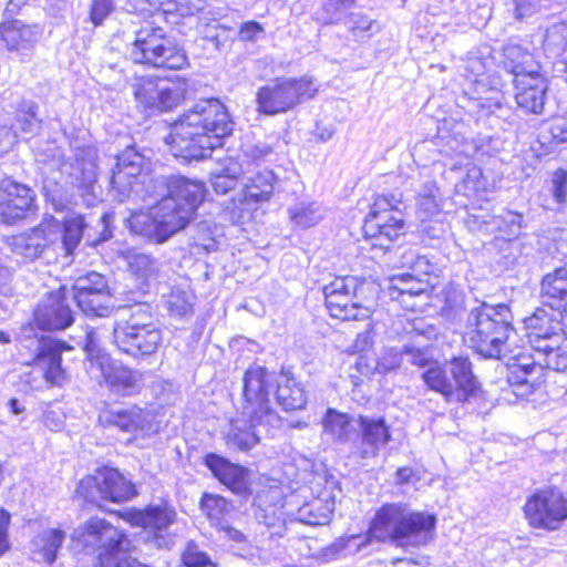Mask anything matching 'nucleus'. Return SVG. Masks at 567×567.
Instances as JSON below:
<instances>
[{
  "instance_id": "nucleus-36",
  "label": "nucleus",
  "mask_w": 567,
  "mask_h": 567,
  "mask_svg": "<svg viewBox=\"0 0 567 567\" xmlns=\"http://www.w3.org/2000/svg\"><path fill=\"white\" fill-rule=\"evenodd\" d=\"M333 511V497L323 493L321 497L313 498L299 507L297 518L307 525H324L329 523Z\"/></svg>"
},
{
  "instance_id": "nucleus-30",
  "label": "nucleus",
  "mask_w": 567,
  "mask_h": 567,
  "mask_svg": "<svg viewBox=\"0 0 567 567\" xmlns=\"http://www.w3.org/2000/svg\"><path fill=\"white\" fill-rule=\"evenodd\" d=\"M504 68L515 78L533 75L540 72V65L532 52L517 43H507L503 48Z\"/></svg>"
},
{
  "instance_id": "nucleus-7",
  "label": "nucleus",
  "mask_w": 567,
  "mask_h": 567,
  "mask_svg": "<svg viewBox=\"0 0 567 567\" xmlns=\"http://www.w3.org/2000/svg\"><path fill=\"white\" fill-rule=\"evenodd\" d=\"M71 539L84 549L97 553L99 563L114 566L116 560L131 550V540L117 527L101 517H91L73 529Z\"/></svg>"
},
{
  "instance_id": "nucleus-21",
  "label": "nucleus",
  "mask_w": 567,
  "mask_h": 567,
  "mask_svg": "<svg viewBox=\"0 0 567 567\" xmlns=\"http://www.w3.org/2000/svg\"><path fill=\"white\" fill-rule=\"evenodd\" d=\"M359 454L362 458H373L392 440L391 427L384 416L359 414Z\"/></svg>"
},
{
  "instance_id": "nucleus-56",
  "label": "nucleus",
  "mask_w": 567,
  "mask_h": 567,
  "mask_svg": "<svg viewBox=\"0 0 567 567\" xmlns=\"http://www.w3.org/2000/svg\"><path fill=\"white\" fill-rule=\"evenodd\" d=\"M403 347L384 349L377 360L374 371L386 374L399 369L403 363Z\"/></svg>"
},
{
  "instance_id": "nucleus-25",
  "label": "nucleus",
  "mask_w": 567,
  "mask_h": 567,
  "mask_svg": "<svg viewBox=\"0 0 567 567\" xmlns=\"http://www.w3.org/2000/svg\"><path fill=\"white\" fill-rule=\"evenodd\" d=\"M99 424L105 429H117L126 433L142 430L148 422V412L137 405L109 406L99 413Z\"/></svg>"
},
{
  "instance_id": "nucleus-2",
  "label": "nucleus",
  "mask_w": 567,
  "mask_h": 567,
  "mask_svg": "<svg viewBox=\"0 0 567 567\" xmlns=\"http://www.w3.org/2000/svg\"><path fill=\"white\" fill-rule=\"evenodd\" d=\"M233 130L234 122L218 99L200 100L172 125L166 143L175 157L198 161L220 147Z\"/></svg>"
},
{
  "instance_id": "nucleus-4",
  "label": "nucleus",
  "mask_w": 567,
  "mask_h": 567,
  "mask_svg": "<svg viewBox=\"0 0 567 567\" xmlns=\"http://www.w3.org/2000/svg\"><path fill=\"white\" fill-rule=\"evenodd\" d=\"M515 332L507 305L482 302L467 315L464 341L481 357L502 360L508 355L507 343Z\"/></svg>"
},
{
  "instance_id": "nucleus-8",
  "label": "nucleus",
  "mask_w": 567,
  "mask_h": 567,
  "mask_svg": "<svg viewBox=\"0 0 567 567\" xmlns=\"http://www.w3.org/2000/svg\"><path fill=\"white\" fill-rule=\"evenodd\" d=\"M240 415L252 425L277 424L279 416L270 404V394L276 388V374L260 365L245 372Z\"/></svg>"
},
{
  "instance_id": "nucleus-11",
  "label": "nucleus",
  "mask_w": 567,
  "mask_h": 567,
  "mask_svg": "<svg viewBox=\"0 0 567 567\" xmlns=\"http://www.w3.org/2000/svg\"><path fill=\"white\" fill-rule=\"evenodd\" d=\"M131 87L137 105L150 114L174 110L187 92L185 80L169 81L152 75L135 76Z\"/></svg>"
},
{
  "instance_id": "nucleus-57",
  "label": "nucleus",
  "mask_w": 567,
  "mask_h": 567,
  "mask_svg": "<svg viewBox=\"0 0 567 567\" xmlns=\"http://www.w3.org/2000/svg\"><path fill=\"white\" fill-rule=\"evenodd\" d=\"M482 177V171L477 166L471 165L466 168L465 176L456 187L460 192H463L464 195L470 196L484 189L485 183Z\"/></svg>"
},
{
  "instance_id": "nucleus-55",
  "label": "nucleus",
  "mask_w": 567,
  "mask_h": 567,
  "mask_svg": "<svg viewBox=\"0 0 567 567\" xmlns=\"http://www.w3.org/2000/svg\"><path fill=\"white\" fill-rule=\"evenodd\" d=\"M83 349L92 365L97 364L100 369H103L109 363V357L100 347L97 332L94 329L86 331Z\"/></svg>"
},
{
  "instance_id": "nucleus-24",
  "label": "nucleus",
  "mask_w": 567,
  "mask_h": 567,
  "mask_svg": "<svg viewBox=\"0 0 567 567\" xmlns=\"http://www.w3.org/2000/svg\"><path fill=\"white\" fill-rule=\"evenodd\" d=\"M205 465L220 483L235 494L245 496L249 493V472L246 467L234 464L215 453L206 455Z\"/></svg>"
},
{
  "instance_id": "nucleus-18",
  "label": "nucleus",
  "mask_w": 567,
  "mask_h": 567,
  "mask_svg": "<svg viewBox=\"0 0 567 567\" xmlns=\"http://www.w3.org/2000/svg\"><path fill=\"white\" fill-rule=\"evenodd\" d=\"M132 525L143 527L153 533L152 542L157 548H169L174 544V535L168 532L176 520V512L167 504L150 505L142 511L130 514Z\"/></svg>"
},
{
  "instance_id": "nucleus-3",
  "label": "nucleus",
  "mask_w": 567,
  "mask_h": 567,
  "mask_svg": "<svg viewBox=\"0 0 567 567\" xmlns=\"http://www.w3.org/2000/svg\"><path fill=\"white\" fill-rule=\"evenodd\" d=\"M114 52L107 51L103 58V69L124 73L122 64L126 60L154 69L182 70L188 64V58L177 40L163 28L147 22L132 31L125 47V58L114 60Z\"/></svg>"
},
{
  "instance_id": "nucleus-47",
  "label": "nucleus",
  "mask_w": 567,
  "mask_h": 567,
  "mask_svg": "<svg viewBox=\"0 0 567 567\" xmlns=\"http://www.w3.org/2000/svg\"><path fill=\"white\" fill-rule=\"evenodd\" d=\"M440 212V189L434 181H427L417 194V214L422 220H425Z\"/></svg>"
},
{
  "instance_id": "nucleus-43",
  "label": "nucleus",
  "mask_w": 567,
  "mask_h": 567,
  "mask_svg": "<svg viewBox=\"0 0 567 567\" xmlns=\"http://www.w3.org/2000/svg\"><path fill=\"white\" fill-rule=\"evenodd\" d=\"M534 352L538 365L557 372L567 370V339L565 337L561 338V342L547 343Z\"/></svg>"
},
{
  "instance_id": "nucleus-44",
  "label": "nucleus",
  "mask_w": 567,
  "mask_h": 567,
  "mask_svg": "<svg viewBox=\"0 0 567 567\" xmlns=\"http://www.w3.org/2000/svg\"><path fill=\"white\" fill-rule=\"evenodd\" d=\"M71 301H75L78 307L90 317H109L114 306L112 305L111 292L85 295H72Z\"/></svg>"
},
{
  "instance_id": "nucleus-48",
  "label": "nucleus",
  "mask_w": 567,
  "mask_h": 567,
  "mask_svg": "<svg viewBox=\"0 0 567 567\" xmlns=\"http://www.w3.org/2000/svg\"><path fill=\"white\" fill-rule=\"evenodd\" d=\"M65 539V532L58 528H49L43 530L35 538V546L41 553L43 559L48 564H53L56 554Z\"/></svg>"
},
{
  "instance_id": "nucleus-13",
  "label": "nucleus",
  "mask_w": 567,
  "mask_h": 567,
  "mask_svg": "<svg viewBox=\"0 0 567 567\" xmlns=\"http://www.w3.org/2000/svg\"><path fill=\"white\" fill-rule=\"evenodd\" d=\"M37 355L31 370L23 374V381L32 389H39L45 382L50 385H61L66 380L61 367V347L55 340L38 341Z\"/></svg>"
},
{
  "instance_id": "nucleus-50",
  "label": "nucleus",
  "mask_w": 567,
  "mask_h": 567,
  "mask_svg": "<svg viewBox=\"0 0 567 567\" xmlns=\"http://www.w3.org/2000/svg\"><path fill=\"white\" fill-rule=\"evenodd\" d=\"M344 23L357 41L369 40L380 29V25L375 20H372L362 13H351Z\"/></svg>"
},
{
  "instance_id": "nucleus-64",
  "label": "nucleus",
  "mask_w": 567,
  "mask_h": 567,
  "mask_svg": "<svg viewBox=\"0 0 567 567\" xmlns=\"http://www.w3.org/2000/svg\"><path fill=\"white\" fill-rule=\"evenodd\" d=\"M264 32V27L259 22L247 21L241 24L238 37L241 41L255 42Z\"/></svg>"
},
{
  "instance_id": "nucleus-20",
  "label": "nucleus",
  "mask_w": 567,
  "mask_h": 567,
  "mask_svg": "<svg viewBox=\"0 0 567 567\" xmlns=\"http://www.w3.org/2000/svg\"><path fill=\"white\" fill-rule=\"evenodd\" d=\"M526 338L533 351L547 343L561 342L567 333V326L551 312L538 308L530 317L524 320Z\"/></svg>"
},
{
  "instance_id": "nucleus-54",
  "label": "nucleus",
  "mask_w": 567,
  "mask_h": 567,
  "mask_svg": "<svg viewBox=\"0 0 567 567\" xmlns=\"http://www.w3.org/2000/svg\"><path fill=\"white\" fill-rule=\"evenodd\" d=\"M128 269L137 278L147 281L157 272V261L146 254H134L128 258Z\"/></svg>"
},
{
  "instance_id": "nucleus-53",
  "label": "nucleus",
  "mask_w": 567,
  "mask_h": 567,
  "mask_svg": "<svg viewBox=\"0 0 567 567\" xmlns=\"http://www.w3.org/2000/svg\"><path fill=\"white\" fill-rule=\"evenodd\" d=\"M494 224L497 229L503 234L506 239L517 238L523 227V215L513 212L504 210L499 216L494 217Z\"/></svg>"
},
{
  "instance_id": "nucleus-5",
  "label": "nucleus",
  "mask_w": 567,
  "mask_h": 567,
  "mask_svg": "<svg viewBox=\"0 0 567 567\" xmlns=\"http://www.w3.org/2000/svg\"><path fill=\"white\" fill-rule=\"evenodd\" d=\"M436 518L432 514L412 512L406 505H382L375 513L370 534L379 540H391L398 546L419 547L433 539Z\"/></svg>"
},
{
  "instance_id": "nucleus-33",
  "label": "nucleus",
  "mask_w": 567,
  "mask_h": 567,
  "mask_svg": "<svg viewBox=\"0 0 567 567\" xmlns=\"http://www.w3.org/2000/svg\"><path fill=\"white\" fill-rule=\"evenodd\" d=\"M324 432L331 435L337 442L349 443L359 440V426L357 419L347 413L328 409L323 419Z\"/></svg>"
},
{
  "instance_id": "nucleus-62",
  "label": "nucleus",
  "mask_w": 567,
  "mask_h": 567,
  "mask_svg": "<svg viewBox=\"0 0 567 567\" xmlns=\"http://www.w3.org/2000/svg\"><path fill=\"white\" fill-rule=\"evenodd\" d=\"M355 0H328L324 10L329 14V23L341 21V14L354 4Z\"/></svg>"
},
{
  "instance_id": "nucleus-46",
  "label": "nucleus",
  "mask_w": 567,
  "mask_h": 567,
  "mask_svg": "<svg viewBox=\"0 0 567 567\" xmlns=\"http://www.w3.org/2000/svg\"><path fill=\"white\" fill-rule=\"evenodd\" d=\"M61 235L54 251L62 250L65 255H71L82 239L84 220L82 216L70 218L65 223L60 224Z\"/></svg>"
},
{
  "instance_id": "nucleus-12",
  "label": "nucleus",
  "mask_w": 567,
  "mask_h": 567,
  "mask_svg": "<svg viewBox=\"0 0 567 567\" xmlns=\"http://www.w3.org/2000/svg\"><path fill=\"white\" fill-rule=\"evenodd\" d=\"M76 494L90 503L101 497L113 503H123L133 498L137 492L134 484L116 468L104 467L95 476L82 478Z\"/></svg>"
},
{
  "instance_id": "nucleus-37",
  "label": "nucleus",
  "mask_w": 567,
  "mask_h": 567,
  "mask_svg": "<svg viewBox=\"0 0 567 567\" xmlns=\"http://www.w3.org/2000/svg\"><path fill=\"white\" fill-rule=\"evenodd\" d=\"M244 175L241 164L234 158H227L210 173L212 188L216 194L225 195L236 187Z\"/></svg>"
},
{
  "instance_id": "nucleus-9",
  "label": "nucleus",
  "mask_w": 567,
  "mask_h": 567,
  "mask_svg": "<svg viewBox=\"0 0 567 567\" xmlns=\"http://www.w3.org/2000/svg\"><path fill=\"white\" fill-rule=\"evenodd\" d=\"M404 207L402 198L396 195L382 194L375 197L363 225L364 235L372 240L373 247L386 250L403 234Z\"/></svg>"
},
{
  "instance_id": "nucleus-41",
  "label": "nucleus",
  "mask_w": 567,
  "mask_h": 567,
  "mask_svg": "<svg viewBox=\"0 0 567 567\" xmlns=\"http://www.w3.org/2000/svg\"><path fill=\"white\" fill-rule=\"evenodd\" d=\"M196 296L185 286H174L165 295L166 309L171 316L186 318L193 316Z\"/></svg>"
},
{
  "instance_id": "nucleus-58",
  "label": "nucleus",
  "mask_w": 567,
  "mask_h": 567,
  "mask_svg": "<svg viewBox=\"0 0 567 567\" xmlns=\"http://www.w3.org/2000/svg\"><path fill=\"white\" fill-rule=\"evenodd\" d=\"M183 563L186 567L216 566L209 556L205 551L199 550L198 546L194 543H188L183 553Z\"/></svg>"
},
{
  "instance_id": "nucleus-61",
  "label": "nucleus",
  "mask_w": 567,
  "mask_h": 567,
  "mask_svg": "<svg viewBox=\"0 0 567 567\" xmlns=\"http://www.w3.org/2000/svg\"><path fill=\"white\" fill-rule=\"evenodd\" d=\"M113 9V0H94L90 13L91 21L94 25L102 24Z\"/></svg>"
},
{
  "instance_id": "nucleus-60",
  "label": "nucleus",
  "mask_w": 567,
  "mask_h": 567,
  "mask_svg": "<svg viewBox=\"0 0 567 567\" xmlns=\"http://www.w3.org/2000/svg\"><path fill=\"white\" fill-rule=\"evenodd\" d=\"M553 196L556 203L565 204L567 199V172L559 168L553 175Z\"/></svg>"
},
{
  "instance_id": "nucleus-42",
  "label": "nucleus",
  "mask_w": 567,
  "mask_h": 567,
  "mask_svg": "<svg viewBox=\"0 0 567 567\" xmlns=\"http://www.w3.org/2000/svg\"><path fill=\"white\" fill-rule=\"evenodd\" d=\"M424 384L432 391L440 393L446 402H453V383L449 379L445 368L434 360L421 374Z\"/></svg>"
},
{
  "instance_id": "nucleus-17",
  "label": "nucleus",
  "mask_w": 567,
  "mask_h": 567,
  "mask_svg": "<svg viewBox=\"0 0 567 567\" xmlns=\"http://www.w3.org/2000/svg\"><path fill=\"white\" fill-rule=\"evenodd\" d=\"M69 295V288L65 286L48 293L34 311L35 326L49 331L64 330L70 327L74 317Z\"/></svg>"
},
{
  "instance_id": "nucleus-49",
  "label": "nucleus",
  "mask_w": 567,
  "mask_h": 567,
  "mask_svg": "<svg viewBox=\"0 0 567 567\" xmlns=\"http://www.w3.org/2000/svg\"><path fill=\"white\" fill-rule=\"evenodd\" d=\"M110 291L109 281L105 276L96 271H90L75 279L72 288H69V296L101 293Z\"/></svg>"
},
{
  "instance_id": "nucleus-28",
  "label": "nucleus",
  "mask_w": 567,
  "mask_h": 567,
  "mask_svg": "<svg viewBox=\"0 0 567 567\" xmlns=\"http://www.w3.org/2000/svg\"><path fill=\"white\" fill-rule=\"evenodd\" d=\"M275 174L265 168L247 178L244 188L239 194L238 202L241 206H250L268 202L272 195Z\"/></svg>"
},
{
  "instance_id": "nucleus-22",
  "label": "nucleus",
  "mask_w": 567,
  "mask_h": 567,
  "mask_svg": "<svg viewBox=\"0 0 567 567\" xmlns=\"http://www.w3.org/2000/svg\"><path fill=\"white\" fill-rule=\"evenodd\" d=\"M515 101L517 106L527 114L539 115L544 112L546 103L547 84L539 72L533 75L515 78Z\"/></svg>"
},
{
  "instance_id": "nucleus-40",
  "label": "nucleus",
  "mask_w": 567,
  "mask_h": 567,
  "mask_svg": "<svg viewBox=\"0 0 567 567\" xmlns=\"http://www.w3.org/2000/svg\"><path fill=\"white\" fill-rule=\"evenodd\" d=\"M494 65V56L488 45H482L470 51L464 59L463 69L465 76L474 83H480V78L485 75Z\"/></svg>"
},
{
  "instance_id": "nucleus-14",
  "label": "nucleus",
  "mask_w": 567,
  "mask_h": 567,
  "mask_svg": "<svg viewBox=\"0 0 567 567\" xmlns=\"http://www.w3.org/2000/svg\"><path fill=\"white\" fill-rule=\"evenodd\" d=\"M524 512L532 526L555 530L567 518V499L554 489L538 491L528 498Z\"/></svg>"
},
{
  "instance_id": "nucleus-35",
  "label": "nucleus",
  "mask_w": 567,
  "mask_h": 567,
  "mask_svg": "<svg viewBox=\"0 0 567 567\" xmlns=\"http://www.w3.org/2000/svg\"><path fill=\"white\" fill-rule=\"evenodd\" d=\"M427 288V281L411 274H400L391 278L389 291L391 299L398 300L405 307L414 308L415 305L409 303L408 298L426 293Z\"/></svg>"
},
{
  "instance_id": "nucleus-39",
  "label": "nucleus",
  "mask_w": 567,
  "mask_h": 567,
  "mask_svg": "<svg viewBox=\"0 0 567 567\" xmlns=\"http://www.w3.org/2000/svg\"><path fill=\"white\" fill-rule=\"evenodd\" d=\"M509 359L513 360V362L508 363V382L517 388H526V391H523L520 394L528 393L533 388L529 377L538 364L536 354L534 353L533 357H528L518 353Z\"/></svg>"
},
{
  "instance_id": "nucleus-26",
  "label": "nucleus",
  "mask_w": 567,
  "mask_h": 567,
  "mask_svg": "<svg viewBox=\"0 0 567 567\" xmlns=\"http://www.w3.org/2000/svg\"><path fill=\"white\" fill-rule=\"evenodd\" d=\"M542 301L556 309L567 326V268H556L546 274L540 282Z\"/></svg>"
},
{
  "instance_id": "nucleus-29",
  "label": "nucleus",
  "mask_w": 567,
  "mask_h": 567,
  "mask_svg": "<svg viewBox=\"0 0 567 567\" xmlns=\"http://www.w3.org/2000/svg\"><path fill=\"white\" fill-rule=\"evenodd\" d=\"M276 399L285 411H297L306 408L307 395L300 382L291 372H281L276 375Z\"/></svg>"
},
{
  "instance_id": "nucleus-19",
  "label": "nucleus",
  "mask_w": 567,
  "mask_h": 567,
  "mask_svg": "<svg viewBox=\"0 0 567 567\" xmlns=\"http://www.w3.org/2000/svg\"><path fill=\"white\" fill-rule=\"evenodd\" d=\"M35 194L10 177L0 181V223L13 225L34 208Z\"/></svg>"
},
{
  "instance_id": "nucleus-6",
  "label": "nucleus",
  "mask_w": 567,
  "mask_h": 567,
  "mask_svg": "<svg viewBox=\"0 0 567 567\" xmlns=\"http://www.w3.org/2000/svg\"><path fill=\"white\" fill-rule=\"evenodd\" d=\"M162 340V332L146 305L136 306L127 319L117 320L113 326L114 344L135 359L154 354Z\"/></svg>"
},
{
  "instance_id": "nucleus-45",
  "label": "nucleus",
  "mask_w": 567,
  "mask_h": 567,
  "mask_svg": "<svg viewBox=\"0 0 567 567\" xmlns=\"http://www.w3.org/2000/svg\"><path fill=\"white\" fill-rule=\"evenodd\" d=\"M291 223L300 228L317 225L324 216V208L317 202H300L288 209Z\"/></svg>"
},
{
  "instance_id": "nucleus-27",
  "label": "nucleus",
  "mask_w": 567,
  "mask_h": 567,
  "mask_svg": "<svg viewBox=\"0 0 567 567\" xmlns=\"http://www.w3.org/2000/svg\"><path fill=\"white\" fill-rule=\"evenodd\" d=\"M105 383L111 392L121 396H132L141 392L144 385V373L125 365H111L101 369Z\"/></svg>"
},
{
  "instance_id": "nucleus-52",
  "label": "nucleus",
  "mask_w": 567,
  "mask_h": 567,
  "mask_svg": "<svg viewBox=\"0 0 567 567\" xmlns=\"http://www.w3.org/2000/svg\"><path fill=\"white\" fill-rule=\"evenodd\" d=\"M127 223L133 233L145 236L157 244V229L153 208L150 214L143 212L133 213Z\"/></svg>"
},
{
  "instance_id": "nucleus-1",
  "label": "nucleus",
  "mask_w": 567,
  "mask_h": 567,
  "mask_svg": "<svg viewBox=\"0 0 567 567\" xmlns=\"http://www.w3.org/2000/svg\"><path fill=\"white\" fill-rule=\"evenodd\" d=\"M111 193L121 203L161 197L153 209L157 244H163L190 223L205 198L206 189L202 182L184 176L154 178L148 172L146 156L130 146L116 156L111 175Z\"/></svg>"
},
{
  "instance_id": "nucleus-59",
  "label": "nucleus",
  "mask_w": 567,
  "mask_h": 567,
  "mask_svg": "<svg viewBox=\"0 0 567 567\" xmlns=\"http://www.w3.org/2000/svg\"><path fill=\"white\" fill-rule=\"evenodd\" d=\"M402 265L411 268L417 274L429 275L433 266L424 256L417 255L414 250L409 249L402 255Z\"/></svg>"
},
{
  "instance_id": "nucleus-31",
  "label": "nucleus",
  "mask_w": 567,
  "mask_h": 567,
  "mask_svg": "<svg viewBox=\"0 0 567 567\" xmlns=\"http://www.w3.org/2000/svg\"><path fill=\"white\" fill-rule=\"evenodd\" d=\"M450 370L455 385H453V402H465L474 395L478 382L473 374L472 363L467 358L454 357L450 361Z\"/></svg>"
},
{
  "instance_id": "nucleus-15",
  "label": "nucleus",
  "mask_w": 567,
  "mask_h": 567,
  "mask_svg": "<svg viewBox=\"0 0 567 567\" xmlns=\"http://www.w3.org/2000/svg\"><path fill=\"white\" fill-rule=\"evenodd\" d=\"M61 235L60 221L54 217L45 218L31 230L16 235L9 239L13 254L33 261L43 256L48 249H53Z\"/></svg>"
},
{
  "instance_id": "nucleus-23",
  "label": "nucleus",
  "mask_w": 567,
  "mask_h": 567,
  "mask_svg": "<svg viewBox=\"0 0 567 567\" xmlns=\"http://www.w3.org/2000/svg\"><path fill=\"white\" fill-rule=\"evenodd\" d=\"M42 29L38 24H25L20 20L0 23V39L10 52H18L22 56H30L34 45L39 42Z\"/></svg>"
},
{
  "instance_id": "nucleus-10",
  "label": "nucleus",
  "mask_w": 567,
  "mask_h": 567,
  "mask_svg": "<svg viewBox=\"0 0 567 567\" xmlns=\"http://www.w3.org/2000/svg\"><path fill=\"white\" fill-rule=\"evenodd\" d=\"M316 93L317 87L310 76L276 79L258 89L257 111L265 115L286 113Z\"/></svg>"
},
{
  "instance_id": "nucleus-34",
  "label": "nucleus",
  "mask_w": 567,
  "mask_h": 567,
  "mask_svg": "<svg viewBox=\"0 0 567 567\" xmlns=\"http://www.w3.org/2000/svg\"><path fill=\"white\" fill-rule=\"evenodd\" d=\"M330 316L343 321L364 320L370 317V309L363 306L355 293L346 292L344 296L329 298L324 302Z\"/></svg>"
},
{
  "instance_id": "nucleus-16",
  "label": "nucleus",
  "mask_w": 567,
  "mask_h": 567,
  "mask_svg": "<svg viewBox=\"0 0 567 567\" xmlns=\"http://www.w3.org/2000/svg\"><path fill=\"white\" fill-rule=\"evenodd\" d=\"M404 332L409 340L404 342L403 358L414 367L426 369L435 359L432 342L439 337V328L423 318L406 320Z\"/></svg>"
},
{
  "instance_id": "nucleus-63",
  "label": "nucleus",
  "mask_w": 567,
  "mask_h": 567,
  "mask_svg": "<svg viewBox=\"0 0 567 567\" xmlns=\"http://www.w3.org/2000/svg\"><path fill=\"white\" fill-rule=\"evenodd\" d=\"M367 539L360 535H352L348 538L338 539L331 548L336 551H348L355 553L361 549L362 546H365Z\"/></svg>"
},
{
  "instance_id": "nucleus-32",
  "label": "nucleus",
  "mask_w": 567,
  "mask_h": 567,
  "mask_svg": "<svg viewBox=\"0 0 567 567\" xmlns=\"http://www.w3.org/2000/svg\"><path fill=\"white\" fill-rule=\"evenodd\" d=\"M272 424L252 425L246 417L237 419L230 423L226 434V444L229 449L249 451L260 440L261 429L268 432Z\"/></svg>"
},
{
  "instance_id": "nucleus-51",
  "label": "nucleus",
  "mask_w": 567,
  "mask_h": 567,
  "mask_svg": "<svg viewBox=\"0 0 567 567\" xmlns=\"http://www.w3.org/2000/svg\"><path fill=\"white\" fill-rule=\"evenodd\" d=\"M362 282L354 276H337L330 282L322 286V293L324 302L329 298H336L348 293H355L361 287Z\"/></svg>"
},
{
  "instance_id": "nucleus-38",
  "label": "nucleus",
  "mask_w": 567,
  "mask_h": 567,
  "mask_svg": "<svg viewBox=\"0 0 567 567\" xmlns=\"http://www.w3.org/2000/svg\"><path fill=\"white\" fill-rule=\"evenodd\" d=\"M200 508L212 526L217 529L231 523L235 515L234 505L225 497L205 493L200 501Z\"/></svg>"
}]
</instances>
